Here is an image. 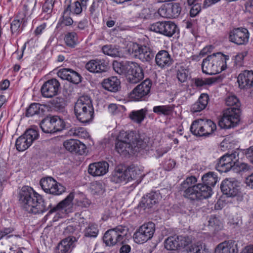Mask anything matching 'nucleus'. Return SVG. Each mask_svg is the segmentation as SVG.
I'll use <instances>...</instances> for the list:
<instances>
[{
    "mask_svg": "<svg viewBox=\"0 0 253 253\" xmlns=\"http://www.w3.org/2000/svg\"><path fill=\"white\" fill-rule=\"evenodd\" d=\"M150 144L149 138L145 135H141L137 139L134 133L122 131L118 135L115 149L120 155L126 156L134 153L139 148L145 149Z\"/></svg>",
    "mask_w": 253,
    "mask_h": 253,
    "instance_id": "f257e3e1",
    "label": "nucleus"
},
{
    "mask_svg": "<svg viewBox=\"0 0 253 253\" xmlns=\"http://www.w3.org/2000/svg\"><path fill=\"white\" fill-rule=\"evenodd\" d=\"M19 196L21 207L29 213H40L47 210L42 197L31 187H22Z\"/></svg>",
    "mask_w": 253,
    "mask_h": 253,
    "instance_id": "f03ea898",
    "label": "nucleus"
},
{
    "mask_svg": "<svg viewBox=\"0 0 253 253\" xmlns=\"http://www.w3.org/2000/svg\"><path fill=\"white\" fill-rule=\"evenodd\" d=\"M229 60V56L221 52L213 53L203 60L202 71L209 75L218 74L226 69L227 61Z\"/></svg>",
    "mask_w": 253,
    "mask_h": 253,
    "instance_id": "7ed1b4c3",
    "label": "nucleus"
},
{
    "mask_svg": "<svg viewBox=\"0 0 253 253\" xmlns=\"http://www.w3.org/2000/svg\"><path fill=\"white\" fill-rule=\"evenodd\" d=\"M74 111L77 119L81 123L86 124L91 121L94 109L90 98L87 95L81 96L75 104Z\"/></svg>",
    "mask_w": 253,
    "mask_h": 253,
    "instance_id": "20e7f679",
    "label": "nucleus"
},
{
    "mask_svg": "<svg viewBox=\"0 0 253 253\" xmlns=\"http://www.w3.org/2000/svg\"><path fill=\"white\" fill-rule=\"evenodd\" d=\"M216 126L211 120L197 119L194 121L190 126L193 134L199 137H208L216 130Z\"/></svg>",
    "mask_w": 253,
    "mask_h": 253,
    "instance_id": "39448f33",
    "label": "nucleus"
},
{
    "mask_svg": "<svg viewBox=\"0 0 253 253\" xmlns=\"http://www.w3.org/2000/svg\"><path fill=\"white\" fill-rule=\"evenodd\" d=\"M126 51L129 55L143 62L149 61L154 57V53L149 47L136 42H129L126 46Z\"/></svg>",
    "mask_w": 253,
    "mask_h": 253,
    "instance_id": "423d86ee",
    "label": "nucleus"
},
{
    "mask_svg": "<svg viewBox=\"0 0 253 253\" xmlns=\"http://www.w3.org/2000/svg\"><path fill=\"white\" fill-rule=\"evenodd\" d=\"M128 230L122 225L107 231L103 236V241L108 246H112L118 243H122L126 239Z\"/></svg>",
    "mask_w": 253,
    "mask_h": 253,
    "instance_id": "0eeeda50",
    "label": "nucleus"
},
{
    "mask_svg": "<svg viewBox=\"0 0 253 253\" xmlns=\"http://www.w3.org/2000/svg\"><path fill=\"white\" fill-rule=\"evenodd\" d=\"M240 109L237 107H230L223 113L222 118L218 122L219 126L224 129L236 126L240 121Z\"/></svg>",
    "mask_w": 253,
    "mask_h": 253,
    "instance_id": "6e6552de",
    "label": "nucleus"
},
{
    "mask_svg": "<svg viewBox=\"0 0 253 253\" xmlns=\"http://www.w3.org/2000/svg\"><path fill=\"white\" fill-rule=\"evenodd\" d=\"M39 136V134L36 128L28 129L17 139L15 143L17 150L18 151H24L27 149Z\"/></svg>",
    "mask_w": 253,
    "mask_h": 253,
    "instance_id": "1a4fd4ad",
    "label": "nucleus"
},
{
    "mask_svg": "<svg viewBox=\"0 0 253 253\" xmlns=\"http://www.w3.org/2000/svg\"><path fill=\"white\" fill-rule=\"evenodd\" d=\"M155 230V225L152 222L146 223L141 225L133 234L135 243L142 244L153 236Z\"/></svg>",
    "mask_w": 253,
    "mask_h": 253,
    "instance_id": "9d476101",
    "label": "nucleus"
},
{
    "mask_svg": "<svg viewBox=\"0 0 253 253\" xmlns=\"http://www.w3.org/2000/svg\"><path fill=\"white\" fill-rule=\"evenodd\" d=\"M238 160V152H234L231 154H226L219 159L216 169L220 172H226L235 167Z\"/></svg>",
    "mask_w": 253,
    "mask_h": 253,
    "instance_id": "9b49d317",
    "label": "nucleus"
},
{
    "mask_svg": "<svg viewBox=\"0 0 253 253\" xmlns=\"http://www.w3.org/2000/svg\"><path fill=\"white\" fill-rule=\"evenodd\" d=\"M40 185L44 191L54 195H60L65 191V187L51 177L42 178Z\"/></svg>",
    "mask_w": 253,
    "mask_h": 253,
    "instance_id": "f8f14e48",
    "label": "nucleus"
},
{
    "mask_svg": "<svg viewBox=\"0 0 253 253\" xmlns=\"http://www.w3.org/2000/svg\"><path fill=\"white\" fill-rule=\"evenodd\" d=\"M196 182V178L192 176L187 178L181 183L180 190L183 191L184 197L191 200H197L196 185H194Z\"/></svg>",
    "mask_w": 253,
    "mask_h": 253,
    "instance_id": "ddd939ff",
    "label": "nucleus"
},
{
    "mask_svg": "<svg viewBox=\"0 0 253 253\" xmlns=\"http://www.w3.org/2000/svg\"><path fill=\"white\" fill-rule=\"evenodd\" d=\"M191 242L188 237L173 236L168 238L165 242V247L168 250H176L184 248Z\"/></svg>",
    "mask_w": 253,
    "mask_h": 253,
    "instance_id": "4468645a",
    "label": "nucleus"
},
{
    "mask_svg": "<svg viewBox=\"0 0 253 253\" xmlns=\"http://www.w3.org/2000/svg\"><path fill=\"white\" fill-rule=\"evenodd\" d=\"M74 198V193L71 192L69 195L62 201L60 202L55 207L52 208L51 204L48 206L50 210L49 213L57 212V214L68 213L72 211L73 200Z\"/></svg>",
    "mask_w": 253,
    "mask_h": 253,
    "instance_id": "2eb2a0df",
    "label": "nucleus"
},
{
    "mask_svg": "<svg viewBox=\"0 0 253 253\" xmlns=\"http://www.w3.org/2000/svg\"><path fill=\"white\" fill-rule=\"evenodd\" d=\"M151 83L149 80H145L137 85L129 94V97L133 101H139L150 92Z\"/></svg>",
    "mask_w": 253,
    "mask_h": 253,
    "instance_id": "dca6fc26",
    "label": "nucleus"
},
{
    "mask_svg": "<svg viewBox=\"0 0 253 253\" xmlns=\"http://www.w3.org/2000/svg\"><path fill=\"white\" fill-rule=\"evenodd\" d=\"M60 85L59 82L55 79L47 81L41 88L42 95L45 98L53 97L57 94Z\"/></svg>",
    "mask_w": 253,
    "mask_h": 253,
    "instance_id": "f3484780",
    "label": "nucleus"
},
{
    "mask_svg": "<svg viewBox=\"0 0 253 253\" xmlns=\"http://www.w3.org/2000/svg\"><path fill=\"white\" fill-rule=\"evenodd\" d=\"M249 33L246 28H238L233 30L230 33V41L237 44L242 45L248 43Z\"/></svg>",
    "mask_w": 253,
    "mask_h": 253,
    "instance_id": "a211bd4d",
    "label": "nucleus"
},
{
    "mask_svg": "<svg viewBox=\"0 0 253 253\" xmlns=\"http://www.w3.org/2000/svg\"><path fill=\"white\" fill-rule=\"evenodd\" d=\"M127 80L131 84H136L141 81L144 77V74L142 68L136 62H132L130 63L128 71Z\"/></svg>",
    "mask_w": 253,
    "mask_h": 253,
    "instance_id": "6ab92c4d",
    "label": "nucleus"
},
{
    "mask_svg": "<svg viewBox=\"0 0 253 253\" xmlns=\"http://www.w3.org/2000/svg\"><path fill=\"white\" fill-rule=\"evenodd\" d=\"M109 164L105 161L93 163L89 165L88 172L92 176H102L109 170Z\"/></svg>",
    "mask_w": 253,
    "mask_h": 253,
    "instance_id": "aec40b11",
    "label": "nucleus"
},
{
    "mask_svg": "<svg viewBox=\"0 0 253 253\" xmlns=\"http://www.w3.org/2000/svg\"><path fill=\"white\" fill-rule=\"evenodd\" d=\"M220 188L224 194L229 197H236L239 194L238 182L233 179L223 180L220 185Z\"/></svg>",
    "mask_w": 253,
    "mask_h": 253,
    "instance_id": "412c9836",
    "label": "nucleus"
},
{
    "mask_svg": "<svg viewBox=\"0 0 253 253\" xmlns=\"http://www.w3.org/2000/svg\"><path fill=\"white\" fill-rule=\"evenodd\" d=\"M57 75L61 79L67 80L75 84H78L81 82L80 75L71 69H61L57 72Z\"/></svg>",
    "mask_w": 253,
    "mask_h": 253,
    "instance_id": "4be33fe9",
    "label": "nucleus"
},
{
    "mask_svg": "<svg viewBox=\"0 0 253 253\" xmlns=\"http://www.w3.org/2000/svg\"><path fill=\"white\" fill-rule=\"evenodd\" d=\"M239 87L241 89H248L253 86V72L245 70L237 78Z\"/></svg>",
    "mask_w": 253,
    "mask_h": 253,
    "instance_id": "5701e85b",
    "label": "nucleus"
},
{
    "mask_svg": "<svg viewBox=\"0 0 253 253\" xmlns=\"http://www.w3.org/2000/svg\"><path fill=\"white\" fill-rule=\"evenodd\" d=\"M238 248L236 242L229 240L219 244L215 248L214 253H238Z\"/></svg>",
    "mask_w": 253,
    "mask_h": 253,
    "instance_id": "b1692460",
    "label": "nucleus"
},
{
    "mask_svg": "<svg viewBox=\"0 0 253 253\" xmlns=\"http://www.w3.org/2000/svg\"><path fill=\"white\" fill-rule=\"evenodd\" d=\"M77 241V238L74 236L65 238L58 244L56 253H70L75 248Z\"/></svg>",
    "mask_w": 253,
    "mask_h": 253,
    "instance_id": "393cba45",
    "label": "nucleus"
},
{
    "mask_svg": "<svg viewBox=\"0 0 253 253\" xmlns=\"http://www.w3.org/2000/svg\"><path fill=\"white\" fill-rule=\"evenodd\" d=\"M63 146L65 148L72 153L82 155L85 149V145L78 140L71 139L64 141Z\"/></svg>",
    "mask_w": 253,
    "mask_h": 253,
    "instance_id": "a878e982",
    "label": "nucleus"
},
{
    "mask_svg": "<svg viewBox=\"0 0 253 253\" xmlns=\"http://www.w3.org/2000/svg\"><path fill=\"white\" fill-rule=\"evenodd\" d=\"M155 62L157 66L161 68L169 67L173 60L169 53L165 50L159 51L155 56Z\"/></svg>",
    "mask_w": 253,
    "mask_h": 253,
    "instance_id": "bb28decb",
    "label": "nucleus"
},
{
    "mask_svg": "<svg viewBox=\"0 0 253 253\" xmlns=\"http://www.w3.org/2000/svg\"><path fill=\"white\" fill-rule=\"evenodd\" d=\"M85 68L90 72L101 73L107 71L108 65L100 60H91L86 63Z\"/></svg>",
    "mask_w": 253,
    "mask_h": 253,
    "instance_id": "cd10ccee",
    "label": "nucleus"
},
{
    "mask_svg": "<svg viewBox=\"0 0 253 253\" xmlns=\"http://www.w3.org/2000/svg\"><path fill=\"white\" fill-rule=\"evenodd\" d=\"M160 198L159 192H151L143 197L141 204L146 208H151L159 202Z\"/></svg>",
    "mask_w": 253,
    "mask_h": 253,
    "instance_id": "c85d7f7f",
    "label": "nucleus"
},
{
    "mask_svg": "<svg viewBox=\"0 0 253 253\" xmlns=\"http://www.w3.org/2000/svg\"><path fill=\"white\" fill-rule=\"evenodd\" d=\"M103 87L111 92H116L120 88V81L116 77L104 79L102 83Z\"/></svg>",
    "mask_w": 253,
    "mask_h": 253,
    "instance_id": "c756f323",
    "label": "nucleus"
},
{
    "mask_svg": "<svg viewBox=\"0 0 253 253\" xmlns=\"http://www.w3.org/2000/svg\"><path fill=\"white\" fill-rule=\"evenodd\" d=\"M65 12H69V13L78 15L81 14L84 9H86L77 0L72 3V0H65Z\"/></svg>",
    "mask_w": 253,
    "mask_h": 253,
    "instance_id": "7c9ffc66",
    "label": "nucleus"
},
{
    "mask_svg": "<svg viewBox=\"0 0 253 253\" xmlns=\"http://www.w3.org/2000/svg\"><path fill=\"white\" fill-rule=\"evenodd\" d=\"M209 99V95L207 94H201L198 101L192 105L191 111L196 113L204 110L208 105Z\"/></svg>",
    "mask_w": 253,
    "mask_h": 253,
    "instance_id": "2f4dec72",
    "label": "nucleus"
},
{
    "mask_svg": "<svg viewBox=\"0 0 253 253\" xmlns=\"http://www.w3.org/2000/svg\"><path fill=\"white\" fill-rule=\"evenodd\" d=\"M126 170L127 182L136 180V182L138 183L141 180L142 173L137 167H129Z\"/></svg>",
    "mask_w": 253,
    "mask_h": 253,
    "instance_id": "473e14b6",
    "label": "nucleus"
},
{
    "mask_svg": "<svg viewBox=\"0 0 253 253\" xmlns=\"http://www.w3.org/2000/svg\"><path fill=\"white\" fill-rule=\"evenodd\" d=\"M197 191V200L207 199L212 195V190L210 186L205 184H198L196 185Z\"/></svg>",
    "mask_w": 253,
    "mask_h": 253,
    "instance_id": "72a5a7b5",
    "label": "nucleus"
},
{
    "mask_svg": "<svg viewBox=\"0 0 253 253\" xmlns=\"http://www.w3.org/2000/svg\"><path fill=\"white\" fill-rule=\"evenodd\" d=\"M131 62V61L118 62L115 61L113 63V67L114 71L118 74H125L127 73Z\"/></svg>",
    "mask_w": 253,
    "mask_h": 253,
    "instance_id": "f704fd0d",
    "label": "nucleus"
},
{
    "mask_svg": "<svg viewBox=\"0 0 253 253\" xmlns=\"http://www.w3.org/2000/svg\"><path fill=\"white\" fill-rule=\"evenodd\" d=\"M126 170H122L120 169H116L112 174L111 180L116 183L122 182L127 183Z\"/></svg>",
    "mask_w": 253,
    "mask_h": 253,
    "instance_id": "c9c22d12",
    "label": "nucleus"
},
{
    "mask_svg": "<svg viewBox=\"0 0 253 253\" xmlns=\"http://www.w3.org/2000/svg\"><path fill=\"white\" fill-rule=\"evenodd\" d=\"M174 106V105H160L154 106L153 108V111L159 115L169 116L172 114Z\"/></svg>",
    "mask_w": 253,
    "mask_h": 253,
    "instance_id": "e433bc0d",
    "label": "nucleus"
},
{
    "mask_svg": "<svg viewBox=\"0 0 253 253\" xmlns=\"http://www.w3.org/2000/svg\"><path fill=\"white\" fill-rule=\"evenodd\" d=\"M202 179L204 184L211 187L215 185L218 180V178L216 173L210 171L204 175Z\"/></svg>",
    "mask_w": 253,
    "mask_h": 253,
    "instance_id": "4c0bfd02",
    "label": "nucleus"
},
{
    "mask_svg": "<svg viewBox=\"0 0 253 253\" xmlns=\"http://www.w3.org/2000/svg\"><path fill=\"white\" fill-rule=\"evenodd\" d=\"M176 25L170 21H164L163 34L166 36L170 37L175 33Z\"/></svg>",
    "mask_w": 253,
    "mask_h": 253,
    "instance_id": "58836bf2",
    "label": "nucleus"
},
{
    "mask_svg": "<svg viewBox=\"0 0 253 253\" xmlns=\"http://www.w3.org/2000/svg\"><path fill=\"white\" fill-rule=\"evenodd\" d=\"M40 126L43 132L45 133H54L52 117H46L43 119L40 123Z\"/></svg>",
    "mask_w": 253,
    "mask_h": 253,
    "instance_id": "ea45409f",
    "label": "nucleus"
},
{
    "mask_svg": "<svg viewBox=\"0 0 253 253\" xmlns=\"http://www.w3.org/2000/svg\"><path fill=\"white\" fill-rule=\"evenodd\" d=\"M146 111L142 109L137 111H133L129 114V117L134 122L140 124L144 119Z\"/></svg>",
    "mask_w": 253,
    "mask_h": 253,
    "instance_id": "a19ab883",
    "label": "nucleus"
},
{
    "mask_svg": "<svg viewBox=\"0 0 253 253\" xmlns=\"http://www.w3.org/2000/svg\"><path fill=\"white\" fill-rule=\"evenodd\" d=\"M69 12H65V9L64 8L62 15L58 21L57 27L68 26L73 23V20L69 15Z\"/></svg>",
    "mask_w": 253,
    "mask_h": 253,
    "instance_id": "79ce46f5",
    "label": "nucleus"
},
{
    "mask_svg": "<svg viewBox=\"0 0 253 253\" xmlns=\"http://www.w3.org/2000/svg\"><path fill=\"white\" fill-rule=\"evenodd\" d=\"M90 190L93 195H102L105 192L104 185L101 182H93L90 184Z\"/></svg>",
    "mask_w": 253,
    "mask_h": 253,
    "instance_id": "37998d69",
    "label": "nucleus"
},
{
    "mask_svg": "<svg viewBox=\"0 0 253 253\" xmlns=\"http://www.w3.org/2000/svg\"><path fill=\"white\" fill-rule=\"evenodd\" d=\"M84 232L85 237L95 238L98 233L97 225L94 223H89L85 228Z\"/></svg>",
    "mask_w": 253,
    "mask_h": 253,
    "instance_id": "c03bdc74",
    "label": "nucleus"
},
{
    "mask_svg": "<svg viewBox=\"0 0 253 253\" xmlns=\"http://www.w3.org/2000/svg\"><path fill=\"white\" fill-rule=\"evenodd\" d=\"M70 136L84 138L87 136V133L84 128L81 127H73L68 131Z\"/></svg>",
    "mask_w": 253,
    "mask_h": 253,
    "instance_id": "a18cd8bd",
    "label": "nucleus"
},
{
    "mask_svg": "<svg viewBox=\"0 0 253 253\" xmlns=\"http://www.w3.org/2000/svg\"><path fill=\"white\" fill-rule=\"evenodd\" d=\"M103 52L112 57H120L121 53L118 49L112 45H106L102 47Z\"/></svg>",
    "mask_w": 253,
    "mask_h": 253,
    "instance_id": "49530a36",
    "label": "nucleus"
},
{
    "mask_svg": "<svg viewBox=\"0 0 253 253\" xmlns=\"http://www.w3.org/2000/svg\"><path fill=\"white\" fill-rule=\"evenodd\" d=\"M64 40L67 46L73 47L77 43V35L75 32L68 33L66 35Z\"/></svg>",
    "mask_w": 253,
    "mask_h": 253,
    "instance_id": "de8ad7c7",
    "label": "nucleus"
},
{
    "mask_svg": "<svg viewBox=\"0 0 253 253\" xmlns=\"http://www.w3.org/2000/svg\"><path fill=\"white\" fill-rule=\"evenodd\" d=\"M52 122L54 127V132L60 131L65 127V124L64 121L57 116H53Z\"/></svg>",
    "mask_w": 253,
    "mask_h": 253,
    "instance_id": "09e8293b",
    "label": "nucleus"
},
{
    "mask_svg": "<svg viewBox=\"0 0 253 253\" xmlns=\"http://www.w3.org/2000/svg\"><path fill=\"white\" fill-rule=\"evenodd\" d=\"M41 105L39 103H32L27 110L26 115L28 117H32L40 113Z\"/></svg>",
    "mask_w": 253,
    "mask_h": 253,
    "instance_id": "8fccbe9b",
    "label": "nucleus"
},
{
    "mask_svg": "<svg viewBox=\"0 0 253 253\" xmlns=\"http://www.w3.org/2000/svg\"><path fill=\"white\" fill-rule=\"evenodd\" d=\"M171 18H176L180 14L181 8L178 3H169Z\"/></svg>",
    "mask_w": 253,
    "mask_h": 253,
    "instance_id": "3c124183",
    "label": "nucleus"
},
{
    "mask_svg": "<svg viewBox=\"0 0 253 253\" xmlns=\"http://www.w3.org/2000/svg\"><path fill=\"white\" fill-rule=\"evenodd\" d=\"M56 0H46L42 5V12L47 14L48 19L52 11L54 2Z\"/></svg>",
    "mask_w": 253,
    "mask_h": 253,
    "instance_id": "603ef678",
    "label": "nucleus"
},
{
    "mask_svg": "<svg viewBox=\"0 0 253 253\" xmlns=\"http://www.w3.org/2000/svg\"><path fill=\"white\" fill-rule=\"evenodd\" d=\"M187 253H209V252L203 249L201 243H197L190 246L187 250Z\"/></svg>",
    "mask_w": 253,
    "mask_h": 253,
    "instance_id": "864d4df0",
    "label": "nucleus"
},
{
    "mask_svg": "<svg viewBox=\"0 0 253 253\" xmlns=\"http://www.w3.org/2000/svg\"><path fill=\"white\" fill-rule=\"evenodd\" d=\"M194 84L197 87H202L205 85H211L212 84L215 80L212 78H195L194 79Z\"/></svg>",
    "mask_w": 253,
    "mask_h": 253,
    "instance_id": "5fc2aeb1",
    "label": "nucleus"
},
{
    "mask_svg": "<svg viewBox=\"0 0 253 253\" xmlns=\"http://www.w3.org/2000/svg\"><path fill=\"white\" fill-rule=\"evenodd\" d=\"M169 3L162 5L158 10L159 14L162 17L170 18V12Z\"/></svg>",
    "mask_w": 253,
    "mask_h": 253,
    "instance_id": "6e6d98bb",
    "label": "nucleus"
},
{
    "mask_svg": "<svg viewBox=\"0 0 253 253\" xmlns=\"http://www.w3.org/2000/svg\"><path fill=\"white\" fill-rule=\"evenodd\" d=\"M247 50L242 51L234 56V64L237 67H241L243 64L244 58L248 55Z\"/></svg>",
    "mask_w": 253,
    "mask_h": 253,
    "instance_id": "4d7b16f0",
    "label": "nucleus"
},
{
    "mask_svg": "<svg viewBox=\"0 0 253 253\" xmlns=\"http://www.w3.org/2000/svg\"><path fill=\"white\" fill-rule=\"evenodd\" d=\"M225 103L227 106H233L232 107H237L239 108L240 106L239 99L234 95L228 96L226 99Z\"/></svg>",
    "mask_w": 253,
    "mask_h": 253,
    "instance_id": "13d9d810",
    "label": "nucleus"
},
{
    "mask_svg": "<svg viewBox=\"0 0 253 253\" xmlns=\"http://www.w3.org/2000/svg\"><path fill=\"white\" fill-rule=\"evenodd\" d=\"M163 22H158L155 23H153L149 26V30L151 31L157 33L163 34Z\"/></svg>",
    "mask_w": 253,
    "mask_h": 253,
    "instance_id": "bf43d9fd",
    "label": "nucleus"
},
{
    "mask_svg": "<svg viewBox=\"0 0 253 253\" xmlns=\"http://www.w3.org/2000/svg\"><path fill=\"white\" fill-rule=\"evenodd\" d=\"M188 76V71L185 69L180 68L177 71V78L181 83L185 82Z\"/></svg>",
    "mask_w": 253,
    "mask_h": 253,
    "instance_id": "052dcab7",
    "label": "nucleus"
},
{
    "mask_svg": "<svg viewBox=\"0 0 253 253\" xmlns=\"http://www.w3.org/2000/svg\"><path fill=\"white\" fill-rule=\"evenodd\" d=\"M21 21L18 19H14L11 23V31L12 34L18 35L20 33Z\"/></svg>",
    "mask_w": 253,
    "mask_h": 253,
    "instance_id": "680f3d73",
    "label": "nucleus"
},
{
    "mask_svg": "<svg viewBox=\"0 0 253 253\" xmlns=\"http://www.w3.org/2000/svg\"><path fill=\"white\" fill-rule=\"evenodd\" d=\"M13 230L11 228H4L0 230V240L4 238H9L11 236L9 235L13 232Z\"/></svg>",
    "mask_w": 253,
    "mask_h": 253,
    "instance_id": "e2e57ef3",
    "label": "nucleus"
},
{
    "mask_svg": "<svg viewBox=\"0 0 253 253\" xmlns=\"http://www.w3.org/2000/svg\"><path fill=\"white\" fill-rule=\"evenodd\" d=\"M201 11V7L198 4H194L190 9V14L191 17H195Z\"/></svg>",
    "mask_w": 253,
    "mask_h": 253,
    "instance_id": "0e129e2a",
    "label": "nucleus"
},
{
    "mask_svg": "<svg viewBox=\"0 0 253 253\" xmlns=\"http://www.w3.org/2000/svg\"><path fill=\"white\" fill-rule=\"evenodd\" d=\"M122 107V106H118L116 104H111L108 106V110L110 113L115 114L120 110V108Z\"/></svg>",
    "mask_w": 253,
    "mask_h": 253,
    "instance_id": "69168bd1",
    "label": "nucleus"
},
{
    "mask_svg": "<svg viewBox=\"0 0 253 253\" xmlns=\"http://www.w3.org/2000/svg\"><path fill=\"white\" fill-rule=\"evenodd\" d=\"M245 12L253 14V0L246 2L245 4Z\"/></svg>",
    "mask_w": 253,
    "mask_h": 253,
    "instance_id": "338daca9",
    "label": "nucleus"
},
{
    "mask_svg": "<svg viewBox=\"0 0 253 253\" xmlns=\"http://www.w3.org/2000/svg\"><path fill=\"white\" fill-rule=\"evenodd\" d=\"M46 27V24L45 23H43L37 27L34 32L35 35L37 36L41 35L45 29Z\"/></svg>",
    "mask_w": 253,
    "mask_h": 253,
    "instance_id": "774afa93",
    "label": "nucleus"
}]
</instances>
